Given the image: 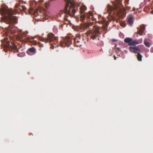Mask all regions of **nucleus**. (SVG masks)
Returning <instances> with one entry per match:
<instances>
[{
    "instance_id": "f257e3e1",
    "label": "nucleus",
    "mask_w": 153,
    "mask_h": 153,
    "mask_svg": "<svg viewBox=\"0 0 153 153\" xmlns=\"http://www.w3.org/2000/svg\"><path fill=\"white\" fill-rule=\"evenodd\" d=\"M0 13L2 16L0 20V22H4L5 23L9 25L6 28L8 31H10L13 28V23H15L17 18L14 16L15 12L12 9H8L5 7H2L0 9Z\"/></svg>"
},
{
    "instance_id": "f03ea898",
    "label": "nucleus",
    "mask_w": 153,
    "mask_h": 153,
    "mask_svg": "<svg viewBox=\"0 0 153 153\" xmlns=\"http://www.w3.org/2000/svg\"><path fill=\"white\" fill-rule=\"evenodd\" d=\"M92 25L91 23H85L84 27L86 28L87 30H89L87 32V36L88 38H90L93 40L95 39L100 34V28L97 26L94 25L93 28L91 27Z\"/></svg>"
},
{
    "instance_id": "7ed1b4c3",
    "label": "nucleus",
    "mask_w": 153,
    "mask_h": 153,
    "mask_svg": "<svg viewBox=\"0 0 153 153\" xmlns=\"http://www.w3.org/2000/svg\"><path fill=\"white\" fill-rule=\"evenodd\" d=\"M66 3L65 9L61 10V12L73 16L76 12V7L75 6L77 0H65Z\"/></svg>"
},
{
    "instance_id": "20e7f679",
    "label": "nucleus",
    "mask_w": 153,
    "mask_h": 153,
    "mask_svg": "<svg viewBox=\"0 0 153 153\" xmlns=\"http://www.w3.org/2000/svg\"><path fill=\"white\" fill-rule=\"evenodd\" d=\"M107 12L110 16H117L121 18L123 17L125 14V10L124 9L123 10L121 9L118 5L115 4L114 8L108 5L107 6Z\"/></svg>"
},
{
    "instance_id": "39448f33",
    "label": "nucleus",
    "mask_w": 153,
    "mask_h": 153,
    "mask_svg": "<svg viewBox=\"0 0 153 153\" xmlns=\"http://www.w3.org/2000/svg\"><path fill=\"white\" fill-rule=\"evenodd\" d=\"M48 42H49L51 45L50 48L53 49L54 48L58 47L59 46L58 43V39L52 33L48 34Z\"/></svg>"
},
{
    "instance_id": "423d86ee",
    "label": "nucleus",
    "mask_w": 153,
    "mask_h": 153,
    "mask_svg": "<svg viewBox=\"0 0 153 153\" xmlns=\"http://www.w3.org/2000/svg\"><path fill=\"white\" fill-rule=\"evenodd\" d=\"M19 38L20 41L24 42H29L34 45H36L37 43L36 42L33 40L34 39V37L29 38L27 37L26 33L24 32L21 34Z\"/></svg>"
},
{
    "instance_id": "0eeeda50",
    "label": "nucleus",
    "mask_w": 153,
    "mask_h": 153,
    "mask_svg": "<svg viewBox=\"0 0 153 153\" xmlns=\"http://www.w3.org/2000/svg\"><path fill=\"white\" fill-rule=\"evenodd\" d=\"M86 9V7L85 6L81 7L79 9V13L80 14V17L82 21L84 20L85 17L90 19H92L93 17L92 13L91 12H89V13L85 12Z\"/></svg>"
},
{
    "instance_id": "6e6552de",
    "label": "nucleus",
    "mask_w": 153,
    "mask_h": 153,
    "mask_svg": "<svg viewBox=\"0 0 153 153\" xmlns=\"http://www.w3.org/2000/svg\"><path fill=\"white\" fill-rule=\"evenodd\" d=\"M4 43L5 44L4 50L5 51L7 50H8L10 51L13 49H16L17 48V47L16 45L13 44L11 45L10 42L7 40L8 39L7 38H4Z\"/></svg>"
},
{
    "instance_id": "1a4fd4ad",
    "label": "nucleus",
    "mask_w": 153,
    "mask_h": 153,
    "mask_svg": "<svg viewBox=\"0 0 153 153\" xmlns=\"http://www.w3.org/2000/svg\"><path fill=\"white\" fill-rule=\"evenodd\" d=\"M72 39L69 37H67L64 38L63 41L61 42L60 44L62 46L68 47L72 44Z\"/></svg>"
},
{
    "instance_id": "9d476101",
    "label": "nucleus",
    "mask_w": 153,
    "mask_h": 153,
    "mask_svg": "<svg viewBox=\"0 0 153 153\" xmlns=\"http://www.w3.org/2000/svg\"><path fill=\"white\" fill-rule=\"evenodd\" d=\"M22 1L20 0L19 4H16L15 7L16 8L15 13H16L18 12L19 11H25L26 9V7L23 5H21V4H22V2L21 3Z\"/></svg>"
},
{
    "instance_id": "9b49d317",
    "label": "nucleus",
    "mask_w": 153,
    "mask_h": 153,
    "mask_svg": "<svg viewBox=\"0 0 153 153\" xmlns=\"http://www.w3.org/2000/svg\"><path fill=\"white\" fill-rule=\"evenodd\" d=\"M74 45L77 47H79L82 45V43L80 40V36L79 34H77L76 37L73 39Z\"/></svg>"
},
{
    "instance_id": "f8f14e48",
    "label": "nucleus",
    "mask_w": 153,
    "mask_h": 153,
    "mask_svg": "<svg viewBox=\"0 0 153 153\" xmlns=\"http://www.w3.org/2000/svg\"><path fill=\"white\" fill-rule=\"evenodd\" d=\"M124 41L126 43H128L129 45H135L139 43L138 42L136 41H132V39L129 38L125 39Z\"/></svg>"
},
{
    "instance_id": "ddd939ff",
    "label": "nucleus",
    "mask_w": 153,
    "mask_h": 153,
    "mask_svg": "<svg viewBox=\"0 0 153 153\" xmlns=\"http://www.w3.org/2000/svg\"><path fill=\"white\" fill-rule=\"evenodd\" d=\"M129 49L131 52L136 53L140 52V51L139 48L136 46H130L129 47Z\"/></svg>"
},
{
    "instance_id": "4468645a",
    "label": "nucleus",
    "mask_w": 153,
    "mask_h": 153,
    "mask_svg": "<svg viewBox=\"0 0 153 153\" xmlns=\"http://www.w3.org/2000/svg\"><path fill=\"white\" fill-rule=\"evenodd\" d=\"M40 3L41 4L44 5L45 8H44V11L45 12L47 11L48 7V4L47 0H40Z\"/></svg>"
},
{
    "instance_id": "2eb2a0df",
    "label": "nucleus",
    "mask_w": 153,
    "mask_h": 153,
    "mask_svg": "<svg viewBox=\"0 0 153 153\" xmlns=\"http://www.w3.org/2000/svg\"><path fill=\"white\" fill-rule=\"evenodd\" d=\"M36 49L34 48H29L27 51V53L28 54L30 55V53H35Z\"/></svg>"
},
{
    "instance_id": "dca6fc26",
    "label": "nucleus",
    "mask_w": 153,
    "mask_h": 153,
    "mask_svg": "<svg viewBox=\"0 0 153 153\" xmlns=\"http://www.w3.org/2000/svg\"><path fill=\"white\" fill-rule=\"evenodd\" d=\"M145 29V27L144 26L142 27L137 34H138L140 35H142Z\"/></svg>"
},
{
    "instance_id": "f3484780",
    "label": "nucleus",
    "mask_w": 153,
    "mask_h": 153,
    "mask_svg": "<svg viewBox=\"0 0 153 153\" xmlns=\"http://www.w3.org/2000/svg\"><path fill=\"white\" fill-rule=\"evenodd\" d=\"M128 22L129 25H131L133 23V17H130L128 19Z\"/></svg>"
},
{
    "instance_id": "a211bd4d",
    "label": "nucleus",
    "mask_w": 153,
    "mask_h": 153,
    "mask_svg": "<svg viewBox=\"0 0 153 153\" xmlns=\"http://www.w3.org/2000/svg\"><path fill=\"white\" fill-rule=\"evenodd\" d=\"M137 53V58L138 60L140 61H141L142 58V55L140 54V52H139Z\"/></svg>"
},
{
    "instance_id": "6ab92c4d",
    "label": "nucleus",
    "mask_w": 153,
    "mask_h": 153,
    "mask_svg": "<svg viewBox=\"0 0 153 153\" xmlns=\"http://www.w3.org/2000/svg\"><path fill=\"white\" fill-rule=\"evenodd\" d=\"M40 39V40H41L42 41H44L46 43H47L48 42V38H39Z\"/></svg>"
},
{
    "instance_id": "aec40b11",
    "label": "nucleus",
    "mask_w": 153,
    "mask_h": 153,
    "mask_svg": "<svg viewBox=\"0 0 153 153\" xmlns=\"http://www.w3.org/2000/svg\"><path fill=\"white\" fill-rule=\"evenodd\" d=\"M144 43L146 47H150L151 45L149 43L147 42H145V41H144Z\"/></svg>"
},
{
    "instance_id": "412c9836",
    "label": "nucleus",
    "mask_w": 153,
    "mask_h": 153,
    "mask_svg": "<svg viewBox=\"0 0 153 153\" xmlns=\"http://www.w3.org/2000/svg\"><path fill=\"white\" fill-rule=\"evenodd\" d=\"M48 18V16L47 15L45 14V19H43V21H44L45 20H47Z\"/></svg>"
},
{
    "instance_id": "4be33fe9",
    "label": "nucleus",
    "mask_w": 153,
    "mask_h": 153,
    "mask_svg": "<svg viewBox=\"0 0 153 153\" xmlns=\"http://www.w3.org/2000/svg\"><path fill=\"white\" fill-rule=\"evenodd\" d=\"M117 41V40L115 39H112V42H115V41Z\"/></svg>"
},
{
    "instance_id": "5701e85b",
    "label": "nucleus",
    "mask_w": 153,
    "mask_h": 153,
    "mask_svg": "<svg viewBox=\"0 0 153 153\" xmlns=\"http://www.w3.org/2000/svg\"><path fill=\"white\" fill-rule=\"evenodd\" d=\"M121 2L120 1V2H119L118 5H121Z\"/></svg>"
},
{
    "instance_id": "b1692460",
    "label": "nucleus",
    "mask_w": 153,
    "mask_h": 153,
    "mask_svg": "<svg viewBox=\"0 0 153 153\" xmlns=\"http://www.w3.org/2000/svg\"><path fill=\"white\" fill-rule=\"evenodd\" d=\"M114 60L116 59V57L115 56H114Z\"/></svg>"
},
{
    "instance_id": "393cba45",
    "label": "nucleus",
    "mask_w": 153,
    "mask_h": 153,
    "mask_svg": "<svg viewBox=\"0 0 153 153\" xmlns=\"http://www.w3.org/2000/svg\"><path fill=\"white\" fill-rule=\"evenodd\" d=\"M135 10H136V9L134 8L133 9V11H135Z\"/></svg>"
},
{
    "instance_id": "a878e982",
    "label": "nucleus",
    "mask_w": 153,
    "mask_h": 153,
    "mask_svg": "<svg viewBox=\"0 0 153 153\" xmlns=\"http://www.w3.org/2000/svg\"><path fill=\"white\" fill-rule=\"evenodd\" d=\"M151 13L152 14H153V10H152V11H151Z\"/></svg>"
},
{
    "instance_id": "bb28decb",
    "label": "nucleus",
    "mask_w": 153,
    "mask_h": 153,
    "mask_svg": "<svg viewBox=\"0 0 153 153\" xmlns=\"http://www.w3.org/2000/svg\"><path fill=\"white\" fill-rule=\"evenodd\" d=\"M49 1H48V6H49V3H50V2H49Z\"/></svg>"
},
{
    "instance_id": "cd10ccee",
    "label": "nucleus",
    "mask_w": 153,
    "mask_h": 153,
    "mask_svg": "<svg viewBox=\"0 0 153 153\" xmlns=\"http://www.w3.org/2000/svg\"><path fill=\"white\" fill-rule=\"evenodd\" d=\"M49 13H48V17H49Z\"/></svg>"
}]
</instances>
